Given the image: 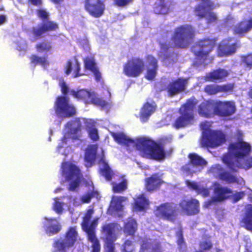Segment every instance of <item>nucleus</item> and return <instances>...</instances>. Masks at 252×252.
<instances>
[{
	"label": "nucleus",
	"mask_w": 252,
	"mask_h": 252,
	"mask_svg": "<svg viewBox=\"0 0 252 252\" xmlns=\"http://www.w3.org/2000/svg\"><path fill=\"white\" fill-rule=\"evenodd\" d=\"M127 200V198L125 196H113L111 201L110 207L111 210L116 212H122L123 210L122 203Z\"/></svg>",
	"instance_id": "obj_35"
},
{
	"label": "nucleus",
	"mask_w": 252,
	"mask_h": 252,
	"mask_svg": "<svg viewBox=\"0 0 252 252\" xmlns=\"http://www.w3.org/2000/svg\"><path fill=\"white\" fill-rule=\"evenodd\" d=\"M84 66L85 70L91 72L97 68L94 57H86L84 59Z\"/></svg>",
	"instance_id": "obj_43"
},
{
	"label": "nucleus",
	"mask_w": 252,
	"mask_h": 252,
	"mask_svg": "<svg viewBox=\"0 0 252 252\" xmlns=\"http://www.w3.org/2000/svg\"><path fill=\"white\" fill-rule=\"evenodd\" d=\"M164 183L161 175L154 173L145 179V188L147 191L153 192L159 190Z\"/></svg>",
	"instance_id": "obj_23"
},
{
	"label": "nucleus",
	"mask_w": 252,
	"mask_h": 252,
	"mask_svg": "<svg viewBox=\"0 0 252 252\" xmlns=\"http://www.w3.org/2000/svg\"><path fill=\"white\" fill-rule=\"evenodd\" d=\"M97 219H94L89 224H86V226L83 225L82 229L87 233L88 240L92 243L91 252H100L101 246L98 239L95 234V228L97 225Z\"/></svg>",
	"instance_id": "obj_17"
},
{
	"label": "nucleus",
	"mask_w": 252,
	"mask_h": 252,
	"mask_svg": "<svg viewBox=\"0 0 252 252\" xmlns=\"http://www.w3.org/2000/svg\"><path fill=\"white\" fill-rule=\"evenodd\" d=\"M241 226L252 232V204H248L245 208L243 217L240 221Z\"/></svg>",
	"instance_id": "obj_29"
},
{
	"label": "nucleus",
	"mask_w": 252,
	"mask_h": 252,
	"mask_svg": "<svg viewBox=\"0 0 252 252\" xmlns=\"http://www.w3.org/2000/svg\"><path fill=\"white\" fill-rule=\"evenodd\" d=\"M84 8L91 16L99 18L104 14L105 4L103 0H85Z\"/></svg>",
	"instance_id": "obj_19"
},
{
	"label": "nucleus",
	"mask_w": 252,
	"mask_h": 252,
	"mask_svg": "<svg viewBox=\"0 0 252 252\" xmlns=\"http://www.w3.org/2000/svg\"><path fill=\"white\" fill-rule=\"evenodd\" d=\"M226 141L224 133L220 130H209L204 131L200 141L202 148H217Z\"/></svg>",
	"instance_id": "obj_7"
},
{
	"label": "nucleus",
	"mask_w": 252,
	"mask_h": 252,
	"mask_svg": "<svg viewBox=\"0 0 252 252\" xmlns=\"http://www.w3.org/2000/svg\"><path fill=\"white\" fill-rule=\"evenodd\" d=\"M252 29V18L244 19L236 24L233 28V33L239 36H244Z\"/></svg>",
	"instance_id": "obj_27"
},
{
	"label": "nucleus",
	"mask_w": 252,
	"mask_h": 252,
	"mask_svg": "<svg viewBox=\"0 0 252 252\" xmlns=\"http://www.w3.org/2000/svg\"><path fill=\"white\" fill-rule=\"evenodd\" d=\"M229 171H230L229 170ZM231 172L223 171L219 174V178L221 180L224 181L229 184L236 183L238 182L237 177L231 174Z\"/></svg>",
	"instance_id": "obj_41"
},
{
	"label": "nucleus",
	"mask_w": 252,
	"mask_h": 252,
	"mask_svg": "<svg viewBox=\"0 0 252 252\" xmlns=\"http://www.w3.org/2000/svg\"><path fill=\"white\" fill-rule=\"evenodd\" d=\"M159 46L160 50L162 52H167L169 49L171 48V45L169 43L166 42H159Z\"/></svg>",
	"instance_id": "obj_60"
},
{
	"label": "nucleus",
	"mask_w": 252,
	"mask_h": 252,
	"mask_svg": "<svg viewBox=\"0 0 252 252\" xmlns=\"http://www.w3.org/2000/svg\"><path fill=\"white\" fill-rule=\"evenodd\" d=\"M112 190L115 193H122L127 189V183L126 180H123L120 183L117 184L112 183Z\"/></svg>",
	"instance_id": "obj_46"
},
{
	"label": "nucleus",
	"mask_w": 252,
	"mask_h": 252,
	"mask_svg": "<svg viewBox=\"0 0 252 252\" xmlns=\"http://www.w3.org/2000/svg\"><path fill=\"white\" fill-rule=\"evenodd\" d=\"M113 1L115 5L118 7H123L131 3L133 0H113Z\"/></svg>",
	"instance_id": "obj_54"
},
{
	"label": "nucleus",
	"mask_w": 252,
	"mask_h": 252,
	"mask_svg": "<svg viewBox=\"0 0 252 252\" xmlns=\"http://www.w3.org/2000/svg\"><path fill=\"white\" fill-rule=\"evenodd\" d=\"M197 103V100L194 96L187 99L179 108L180 115L172 123V126L179 129L192 125L194 121L193 109Z\"/></svg>",
	"instance_id": "obj_3"
},
{
	"label": "nucleus",
	"mask_w": 252,
	"mask_h": 252,
	"mask_svg": "<svg viewBox=\"0 0 252 252\" xmlns=\"http://www.w3.org/2000/svg\"><path fill=\"white\" fill-rule=\"evenodd\" d=\"M115 241L113 240L104 241L105 252H115Z\"/></svg>",
	"instance_id": "obj_53"
},
{
	"label": "nucleus",
	"mask_w": 252,
	"mask_h": 252,
	"mask_svg": "<svg viewBox=\"0 0 252 252\" xmlns=\"http://www.w3.org/2000/svg\"><path fill=\"white\" fill-rule=\"evenodd\" d=\"M97 152V148L95 145H90L86 150L84 159L85 162L91 166L94 163Z\"/></svg>",
	"instance_id": "obj_32"
},
{
	"label": "nucleus",
	"mask_w": 252,
	"mask_h": 252,
	"mask_svg": "<svg viewBox=\"0 0 252 252\" xmlns=\"http://www.w3.org/2000/svg\"><path fill=\"white\" fill-rule=\"evenodd\" d=\"M35 48L37 52L46 55L48 53H51L52 50V43L44 40L36 43Z\"/></svg>",
	"instance_id": "obj_38"
},
{
	"label": "nucleus",
	"mask_w": 252,
	"mask_h": 252,
	"mask_svg": "<svg viewBox=\"0 0 252 252\" xmlns=\"http://www.w3.org/2000/svg\"><path fill=\"white\" fill-rule=\"evenodd\" d=\"M157 106L149 102L145 103L142 107L140 113V118L142 122H146L149 117L155 112Z\"/></svg>",
	"instance_id": "obj_30"
},
{
	"label": "nucleus",
	"mask_w": 252,
	"mask_h": 252,
	"mask_svg": "<svg viewBox=\"0 0 252 252\" xmlns=\"http://www.w3.org/2000/svg\"><path fill=\"white\" fill-rule=\"evenodd\" d=\"M97 192L94 191V189L91 191L88 192L82 195L81 201L83 203H89L90 202L92 198L95 195L97 194Z\"/></svg>",
	"instance_id": "obj_50"
},
{
	"label": "nucleus",
	"mask_w": 252,
	"mask_h": 252,
	"mask_svg": "<svg viewBox=\"0 0 252 252\" xmlns=\"http://www.w3.org/2000/svg\"><path fill=\"white\" fill-rule=\"evenodd\" d=\"M216 44L214 38H206L196 42L192 47L191 50L196 59L205 61L209 56Z\"/></svg>",
	"instance_id": "obj_8"
},
{
	"label": "nucleus",
	"mask_w": 252,
	"mask_h": 252,
	"mask_svg": "<svg viewBox=\"0 0 252 252\" xmlns=\"http://www.w3.org/2000/svg\"><path fill=\"white\" fill-rule=\"evenodd\" d=\"M235 103L232 101H216V115L221 117H228L236 112Z\"/></svg>",
	"instance_id": "obj_21"
},
{
	"label": "nucleus",
	"mask_w": 252,
	"mask_h": 252,
	"mask_svg": "<svg viewBox=\"0 0 252 252\" xmlns=\"http://www.w3.org/2000/svg\"><path fill=\"white\" fill-rule=\"evenodd\" d=\"M71 94L77 99L83 101L85 103H92L102 107L107 105V102L101 98L97 97L94 93L86 90L78 91H71Z\"/></svg>",
	"instance_id": "obj_15"
},
{
	"label": "nucleus",
	"mask_w": 252,
	"mask_h": 252,
	"mask_svg": "<svg viewBox=\"0 0 252 252\" xmlns=\"http://www.w3.org/2000/svg\"><path fill=\"white\" fill-rule=\"evenodd\" d=\"M72 70V63L70 61H68L66 64L65 67V73L68 75H69L71 71Z\"/></svg>",
	"instance_id": "obj_64"
},
{
	"label": "nucleus",
	"mask_w": 252,
	"mask_h": 252,
	"mask_svg": "<svg viewBox=\"0 0 252 252\" xmlns=\"http://www.w3.org/2000/svg\"><path fill=\"white\" fill-rule=\"evenodd\" d=\"M210 189L207 188H204L203 187H199L197 193L202 195L204 197H208L210 195Z\"/></svg>",
	"instance_id": "obj_58"
},
{
	"label": "nucleus",
	"mask_w": 252,
	"mask_h": 252,
	"mask_svg": "<svg viewBox=\"0 0 252 252\" xmlns=\"http://www.w3.org/2000/svg\"><path fill=\"white\" fill-rule=\"evenodd\" d=\"M179 206L181 211L188 216L195 215L200 211L199 202L195 198H183L179 202Z\"/></svg>",
	"instance_id": "obj_20"
},
{
	"label": "nucleus",
	"mask_w": 252,
	"mask_h": 252,
	"mask_svg": "<svg viewBox=\"0 0 252 252\" xmlns=\"http://www.w3.org/2000/svg\"><path fill=\"white\" fill-rule=\"evenodd\" d=\"M80 63L76 62L75 64V69H74V77H78L81 76H82L84 75V73H80Z\"/></svg>",
	"instance_id": "obj_62"
},
{
	"label": "nucleus",
	"mask_w": 252,
	"mask_h": 252,
	"mask_svg": "<svg viewBox=\"0 0 252 252\" xmlns=\"http://www.w3.org/2000/svg\"><path fill=\"white\" fill-rule=\"evenodd\" d=\"M241 61L246 67H252V53L242 55Z\"/></svg>",
	"instance_id": "obj_49"
},
{
	"label": "nucleus",
	"mask_w": 252,
	"mask_h": 252,
	"mask_svg": "<svg viewBox=\"0 0 252 252\" xmlns=\"http://www.w3.org/2000/svg\"><path fill=\"white\" fill-rule=\"evenodd\" d=\"M147 63V72L145 78L148 80H153L156 77L158 70V62L157 59L152 55L146 57Z\"/></svg>",
	"instance_id": "obj_26"
},
{
	"label": "nucleus",
	"mask_w": 252,
	"mask_h": 252,
	"mask_svg": "<svg viewBox=\"0 0 252 252\" xmlns=\"http://www.w3.org/2000/svg\"><path fill=\"white\" fill-rule=\"evenodd\" d=\"M176 236L177 238L176 243L179 250L182 251L186 249L187 245L184 238L183 229L181 227L176 231Z\"/></svg>",
	"instance_id": "obj_42"
},
{
	"label": "nucleus",
	"mask_w": 252,
	"mask_h": 252,
	"mask_svg": "<svg viewBox=\"0 0 252 252\" xmlns=\"http://www.w3.org/2000/svg\"><path fill=\"white\" fill-rule=\"evenodd\" d=\"M155 13L158 14H165L169 11V8L165 3L164 0H159L156 2L154 7Z\"/></svg>",
	"instance_id": "obj_39"
},
{
	"label": "nucleus",
	"mask_w": 252,
	"mask_h": 252,
	"mask_svg": "<svg viewBox=\"0 0 252 252\" xmlns=\"http://www.w3.org/2000/svg\"><path fill=\"white\" fill-rule=\"evenodd\" d=\"M112 136L115 142L119 144L129 146V145L133 144L135 146L136 140L128 137L122 132L113 133Z\"/></svg>",
	"instance_id": "obj_34"
},
{
	"label": "nucleus",
	"mask_w": 252,
	"mask_h": 252,
	"mask_svg": "<svg viewBox=\"0 0 252 252\" xmlns=\"http://www.w3.org/2000/svg\"><path fill=\"white\" fill-rule=\"evenodd\" d=\"M37 16L39 19L42 20V22L37 26L32 27L30 31L35 40L42 38L44 34L46 33L56 31L58 29V24L49 19V14L45 9H38Z\"/></svg>",
	"instance_id": "obj_5"
},
{
	"label": "nucleus",
	"mask_w": 252,
	"mask_h": 252,
	"mask_svg": "<svg viewBox=\"0 0 252 252\" xmlns=\"http://www.w3.org/2000/svg\"><path fill=\"white\" fill-rule=\"evenodd\" d=\"M102 232L105 234L104 241L111 240L116 241L117 237L114 233L115 225L113 223H108L102 227Z\"/></svg>",
	"instance_id": "obj_36"
},
{
	"label": "nucleus",
	"mask_w": 252,
	"mask_h": 252,
	"mask_svg": "<svg viewBox=\"0 0 252 252\" xmlns=\"http://www.w3.org/2000/svg\"><path fill=\"white\" fill-rule=\"evenodd\" d=\"M135 147L144 158L159 161L164 160L166 157L163 145L153 140L146 138H138L136 139Z\"/></svg>",
	"instance_id": "obj_2"
},
{
	"label": "nucleus",
	"mask_w": 252,
	"mask_h": 252,
	"mask_svg": "<svg viewBox=\"0 0 252 252\" xmlns=\"http://www.w3.org/2000/svg\"><path fill=\"white\" fill-rule=\"evenodd\" d=\"M66 127L68 129V134L73 140H78L82 136V123L79 118H76L68 122Z\"/></svg>",
	"instance_id": "obj_25"
},
{
	"label": "nucleus",
	"mask_w": 252,
	"mask_h": 252,
	"mask_svg": "<svg viewBox=\"0 0 252 252\" xmlns=\"http://www.w3.org/2000/svg\"><path fill=\"white\" fill-rule=\"evenodd\" d=\"M215 7L214 3L211 0H205L203 4H198L194 8L195 15L199 18H205L206 23L210 24L216 23L218 17L216 14L212 11Z\"/></svg>",
	"instance_id": "obj_9"
},
{
	"label": "nucleus",
	"mask_w": 252,
	"mask_h": 252,
	"mask_svg": "<svg viewBox=\"0 0 252 252\" xmlns=\"http://www.w3.org/2000/svg\"><path fill=\"white\" fill-rule=\"evenodd\" d=\"M145 63L139 57H133L128 60L124 65L123 72L129 77H137L144 71Z\"/></svg>",
	"instance_id": "obj_13"
},
{
	"label": "nucleus",
	"mask_w": 252,
	"mask_h": 252,
	"mask_svg": "<svg viewBox=\"0 0 252 252\" xmlns=\"http://www.w3.org/2000/svg\"><path fill=\"white\" fill-rule=\"evenodd\" d=\"M178 209L173 202H167L157 206L154 210L155 216L159 219L174 222L177 218Z\"/></svg>",
	"instance_id": "obj_11"
},
{
	"label": "nucleus",
	"mask_w": 252,
	"mask_h": 252,
	"mask_svg": "<svg viewBox=\"0 0 252 252\" xmlns=\"http://www.w3.org/2000/svg\"><path fill=\"white\" fill-rule=\"evenodd\" d=\"M188 158L189 161L181 168V170L187 175L192 176L195 173L194 167L203 168L207 164L205 159L196 153H189Z\"/></svg>",
	"instance_id": "obj_16"
},
{
	"label": "nucleus",
	"mask_w": 252,
	"mask_h": 252,
	"mask_svg": "<svg viewBox=\"0 0 252 252\" xmlns=\"http://www.w3.org/2000/svg\"><path fill=\"white\" fill-rule=\"evenodd\" d=\"M31 63L34 65L40 64L42 66H45L49 64V62L47 61V57L44 56L42 57L38 56L36 55H32L30 57Z\"/></svg>",
	"instance_id": "obj_40"
},
{
	"label": "nucleus",
	"mask_w": 252,
	"mask_h": 252,
	"mask_svg": "<svg viewBox=\"0 0 252 252\" xmlns=\"http://www.w3.org/2000/svg\"><path fill=\"white\" fill-rule=\"evenodd\" d=\"M199 247L201 250L205 251L209 250L213 247V244L210 241H204L199 243Z\"/></svg>",
	"instance_id": "obj_55"
},
{
	"label": "nucleus",
	"mask_w": 252,
	"mask_h": 252,
	"mask_svg": "<svg viewBox=\"0 0 252 252\" xmlns=\"http://www.w3.org/2000/svg\"><path fill=\"white\" fill-rule=\"evenodd\" d=\"M61 229L59 223L52 224H50L46 226L45 231L49 235H54L58 233Z\"/></svg>",
	"instance_id": "obj_47"
},
{
	"label": "nucleus",
	"mask_w": 252,
	"mask_h": 252,
	"mask_svg": "<svg viewBox=\"0 0 252 252\" xmlns=\"http://www.w3.org/2000/svg\"><path fill=\"white\" fill-rule=\"evenodd\" d=\"M103 167L100 169V172L107 181H110L112 179V177L113 174V171L107 163L103 161Z\"/></svg>",
	"instance_id": "obj_44"
},
{
	"label": "nucleus",
	"mask_w": 252,
	"mask_h": 252,
	"mask_svg": "<svg viewBox=\"0 0 252 252\" xmlns=\"http://www.w3.org/2000/svg\"><path fill=\"white\" fill-rule=\"evenodd\" d=\"M185 183L189 188L195 190L196 192L200 187L197 183L195 182H190L188 180L185 181Z\"/></svg>",
	"instance_id": "obj_57"
},
{
	"label": "nucleus",
	"mask_w": 252,
	"mask_h": 252,
	"mask_svg": "<svg viewBox=\"0 0 252 252\" xmlns=\"http://www.w3.org/2000/svg\"><path fill=\"white\" fill-rule=\"evenodd\" d=\"M204 91L209 95H214L220 93L219 85L210 84L204 88Z\"/></svg>",
	"instance_id": "obj_48"
},
{
	"label": "nucleus",
	"mask_w": 252,
	"mask_h": 252,
	"mask_svg": "<svg viewBox=\"0 0 252 252\" xmlns=\"http://www.w3.org/2000/svg\"><path fill=\"white\" fill-rule=\"evenodd\" d=\"M62 174L65 176V180L69 181L68 190L75 191L81 181L82 174L80 169L75 164L66 161L62 163Z\"/></svg>",
	"instance_id": "obj_6"
},
{
	"label": "nucleus",
	"mask_w": 252,
	"mask_h": 252,
	"mask_svg": "<svg viewBox=\"0 0 252 252\" xmlns=\"http://www.w3.org/2000/svg\"><path fill=\"white\" fill-rule=\"evenodd\" d=\"M92 72L94 73L95 80L97 82L100 81L101 79V74L99 71L98 67L93 71Z\"/></svg>",
	"instance_id": "obj_63"
},
{
	"label": "nucleus",
	"mask_w": 252,
	"mask_h": 252,
	"mask_svg": "<svg viewBox=\"0 0 252 252\" xmlns=\"http://www.w3.org/2000/svg\"><path fill=\"white\" fill-rule=\"evenodd\" d=\"M60 86L61 88V91L63 94V96H66L69 92V88L66 83L63 80H62L60 83Z\"/></svg>",
	"instance_id": "obj_59"
},
{
	"label": "nucleus",
	"mask_w": 252,
	"mask_h": 252,
	"mask_svg": "<svg viewBox=\"0 0 252 252\" xmlns=\"http://www.w3.org/2000/svg\"><path fill=\"white\" fill-rule=\"evenodd\" d=\"M151 249V252H163L161 243L157 240H154L151 242H143L141 246V250L143 252Z\"/></svg>",
	"instance_id": "obj_31"
},
{
	"label": "nucleus",
	"mask_w": 252,
	"mask_h": 252,
	"mask_svg": "<svg viewBox=\"0 0 252 252\" xmlns=\"http://www.w3.org/2000/svg\"><path fill=\"white\" fill-rule=\"evenodd\" d=\"M229 73L226 69L218 68L210 72L207 75L208 80L211 82H221L226 80Z\"/></svg>",
	"instance_id": "obj_28"
},
{
	"label": "nucleus",
	"mask_w": 252,
	"mask_h": 252,
	"mask_svg": "<svg viewBox=\"0 0 252 252\" xmlns=\"http://www.w3.org/2000/svg\"><path fill=\"white\" fill-rule=\"evenodd\" d=\"M54 108L58 116L69 118L76 114L75 107L70 103L67 96H58L55 101Z\"/></svg>",
	"instance_id": "obj_12"
},
{
	"label": "nucleus",
	"mask_w": 252,
	"mask_h": 252,
	"mask_svg": "<svg viewBox=\"0 0 252 252\" xmlns=\"http://www.w3.org/2000/svg\"><path fill=\"white\" fill-rule=\"evenodd\" d=\"M93 213V209H89L87 211L84 216L83 217V220L81 224V226L83 225L86 226V224L89 223Z\"/></svg>",
	"instance_id": "obj_52"
},
{
	"label": "nucleus",
	"mask_w": 252,
	"mask_h": 252,
	"mask_svg": "<svg viewBox=\"0 0 252 252\" xmlns=\"http://www.w3.org/2000/svg\"><path fill=\"white\" fill-rule=\"evenodd\" d=\"M89 135L90 138L94 141H97L99 140L97 130L95 128H92L89 130Z\"/></svg>",
	"instance_id": "obj_56"
},
{
	"label": "nucleus",
	"mask_w": 252,
	"mask_h": 252,
	"mask_svg": "<svg viewBox=\"0 0 252 252\" xmlns=\"http://www.w3.org/2000/svg\"><path fill=\"white\" fill-rule=\"evenodd\" d=\"M251 152L252 147L249 143L243 140L231 143L222 160L231 172L236 173L239 169L247 170L252 167V157H248Z\"/></svg>",
	"instance_id": "obj_1"
},
{
	"label": "nucleus",
	"mask_w": 252,
	"mask_h": 252,
	"mask_svg": "<svg viewBox=\"0 0 252 252\" xmlns=\"http://www.w3.org/2000/svg\"><path fill=\"white\" fill-rule=\"evenodd\" d=\"M216 101L207 100L202 102L198 106L199 115L205 118H211L216 115Z\"/></svg>",
	"instance_id": "obj_24"
},
{
	"label": "nucleus",
	"mask_w": 252,
	"mask_h": 252,
	"mask_svg": "<svg viewBox=\"0 0 252 252\" xmlns=\"http://www.w3.org/2000/svg\"><path fill=\"white\" fill-rule=\"evenodd\" d=\"M245 195L243 191L237 192L232 195V199L234 202H237L241 199Z\"/></svg>",
	"instance_id": "obj_61"
},
{
	"label": "nucleus",
	"mask_w": 252,
	"mask_h": 252,
	"mask_svg": "<svg viewBox=\"0 0 252 252\" xmlns=\"http://www.w3.org/2000/svg\"><path fill=\"white\" fill-rule=\"evenodd\" d=\"M137 228V223L135 219L130 218H128L126 222L124 225V232L126 235H129L134 237L135 233Z\"/></svg>",
	"instance_id": "obj_33"
},
{
	"label": "nucleus",
	"mask_w": 252,
	"mask_h": 252,
	"mask_svg": "<svg viewBox=\"0 0 252 252\" xmlns=\"http://www.w3.org/2000/svg\"><path fill=\"white\" fill-rule=\"evenodd\" d=\"M195 34V29L192 25H182L174 29L171 40L175 47L187 48L193 42Z\"/></svg>",
	"instance_id": "obj_4"
},
{
	"label": "nucleus",
	"mask_w": 252,
	"mask_h": 252,
	"mask_svg": "<svg viewBox=\"0 0 252 252\" xmlns=\"http://www.w3.org/2000/svg\"><path fill=\"white\" fill-rule=\"evenodd\" d=\"M214 196L206 202L205 206L208 207L215 202H222L228 199L232 190L227 188L221 186L220 184L215 187L214 189Z\"/></svg>",
	"instance_id": "obj_22"
},
{
	"label": "nucleus",
	"mask_w": 252,
	"mask_h": 252,
	"mask_svg": "<svg viewBox=\"0 0 252 252\" xmlns=\"http://www.w3.org/2000/svg\"><path fill=\"white\" fill-rule=\"evenodd\" d=\"M235 88L234 83H229L219 85L220 93H223L226 94H230L233 93Z\"/></svg>",
	"instance_id": "obj_45"
},
{
	"label": "nucleus",
	"mask_w": 252,
	"mask_h": 252,
	"mask_svg": "<svg viewBox=\"0 0 252 252\" xmlns=\"http://www.w3.org/2000/svg\"><path fill=\"white\" fill-rule=\"evenodd\" d=\"M188 85V79L179 77L168 83L165 90L169 96L173 97L184 92Z\"/></svg>",
	"instance_id": "obj_18"
},
{
	"label": "nucleus",
	"mask_w": 252,
	"mask_h": 252,
	"mask_svg": "<svg viewBox=\"0 0 252 252\" xmlns=\"http://www.w3.org/2000/svg\"><path fill=\"white\" fill-rule=\"evenodd\" d=\"M133 242L130 240H126L122 246L121 252H134V249L129 250V248L132 247Z\"/></svg>",
	"instance_id": "obj_51"
},
{
	"label": "nucleus",
	"mask_w": 252,
	"mask_h": 252,
	"mask_svg": "<svg viewBox=\"0 0 252 252\" xmlns=\"http://www.w3.org/2000/svg\"><path fill=\"white\" fill-rule=\"evenodd\" d=\"M241 47L239 40L233 37H228L222 39L219 44L217 54L219 57H228L235 53Z\"/></svg>",
	"instance_id": "obj_14"
},
{
	"label": "nucleus",
	"mask_w": 252,
	"mask_h": 252,
	"mask_svg": "<svg viewBox=\"0 0 252 252\" xmlns=\"http://www.w3.org/2000/svg\"><path fill=\"white\" fill-rule=\"evenodd\" d=\"M149 205V201L143 194H140L137 197L133 203V208L135 211H144Z\"/></svg>",
	"instance_id": "obj_37"
},
{
	"label": "nucleus",
	"mask_w": 252,
	"mask_h": 252,
	"mask_svg": "<svg viewBox=\"0 0 252 252\" xmlns=\"http://www.w3.org/2000/svg\"><path fill=\"white\" fill-rule=\"evenodd\" d=\"M77 232L75 227H70L66 232L64 239L56 240L53 244L52 252H67L69 248L73 247L77 241Z\"/></svg>",
	"instance_id": "obj_10"
}]
</instances>
